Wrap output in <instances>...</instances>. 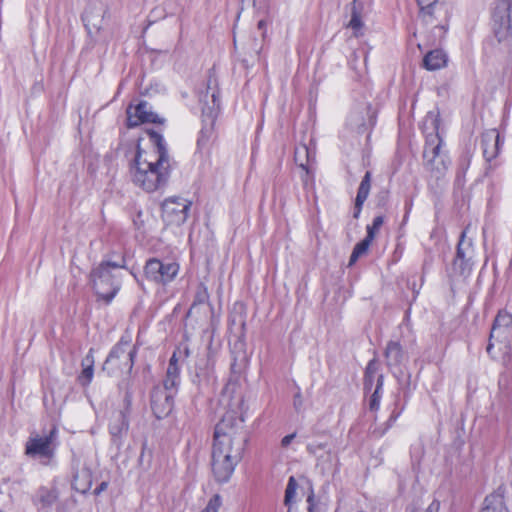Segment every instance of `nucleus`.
<instances>
[{
  "instance_id": "f257e3e1",
  "label": "nucleus",
  "mask_w": 512,
  "mask_h": 512,
  "mask_svg": "<svg viewBox=\"0 0 512 512\" xmlns=\"http://www.w3.org/2000/svg\"><path fill=\"white\" fill-rule=\"evenodd\" d=\"M244 422L239 411H226L215 427L211 466L218 482H227L242 459L248 442Z\"/></svg>"
},
{
  "instance_id": "f03ea898",
  "label": "nucleus",
  "mask_w": 512,
  "mask_h": 512,
  "mask_svg": "<svg viewBox=\"0 0 512 512\" xmlns=\"http://www.w3.org/2000/svg\"><path fill=\"white\" fill-rule=\"evenodd\" d=\"M150 138L153 149L146 151L138 146L129 168L133 184L146 192L164 188L171 175L170 156L162 135L152 132Z\"/></svg>"
},
{
  "instance_id": "7ed1b4c3",
  "label": "nucleus",
  "mask_w": 512,
  "mask_h": 512,
  "mask_svg": "<svg viewBox=\"0 0 512 512\" xmlns=\"http://www.w3.org/2000/svg\"><path fill=\"white\" fill-rule=\"evenodd\" d=\"M202 111V128L197 139V148L199 151L209 149L215 137L214 124L220 111L219 90L216 79L209 77L207 88L199 96Z\"/></svg>"
},
{
  "instance_id": "20e7f679",
  "label": "nucleus",
  "mask_w": 512,
  "mask_h": 512,
  "mask_svg": "<svg viewBox=\"0 0 512 512\" xmlns=\"http://www.w3.org/2000/svg\"><path fill=\"white\" fill-rule=\"evenodd\" d=\"M124 267V261L122 263L103 261L90 273L95 293L106 304L114 299L121 288V280L116 274L112 273V269Z\"/></svg>"
},
{
  "instance_id": "39448f33",
  "label": "nucleus",
  "mask_w": 512,
  "mask_h": 512,
  "mask_svg": "<svg viewBox=\"0 0 512 512\" xmlns=\"http://www.w3.org/2000/svg\"><path fill=\"white\" fill-rule=\"evenodd\" d=\"M427 121H431L434 126L435 133H431L426 137V144L423 152L425 165L427 169L435 172V177L439 178L447 170L449 160L445 153L442 152L443 140L438 133V119L436 116L429 114Z\"/></svg>"
},
{
  "instance_id": "423d86ee",
  "label": "nucleus",
  "mask_w": 512,
  "mask_h": 512,
  "mask_svg": "<svg viewBox=\"0 0 512 512\" xmlns=\"http://www.w3.org/2000/svg\"><path fill=\"white\" fill-rule=\"evenodd\" d=\"M130 343V337L122 336L120 338L108 354L102 367L103 371H107L109 375L114 374L117 370L131 372L137 350L136 347L129 350Z\"/></svg>"
},
{
  "instance_id": "0eeeda50",
  "label": "nucleus",
  "mask_w": 512,
  "mask_h": 512,
  "mask_svg": "<svg viewBox=\"0 0 512 512\" xmlns=\"http://www.w3.org/2000/svg\"><path fill=\"white\" fill-rule=\"evenodd\" d=\"M58 429L55 425L44 435H34L29 437L25 445V454L31 458L40 459L43 464H47L55 454V440Z\"/></svg>"
},
{
  "instance_id": "6e6552de",
  "label": "nucleus",
  "mask_w": 512,
  "mask_h": 512,
  "mask_svg": "<svg viewBox=\"0 0 512 512\" xmlns=\"http://www.w3.org/2000/svg\"><path fill=\"white\" fill-rule=\"evenodd\" d=\"M241 366L237 364L236 360L231 363V375L222 391V402H227V411H239L240 416L245 417V404L241 392Z\"/></svg>"
},
{
  "instance_id": "1a4fd4ad",
  "label": "nucleus",
  "mask_w": 512,
  "mask_h": 512,
  "mask_svg": "<svg viewBox=\"0 0 512 512\" xmlns=\"http://www.w3.org/2000/svg\"><path fill=\"white\" fill-rule=\"evenodd\" d=\"M132 403V395L129 391L125 393L124 408L113 412L109 422V433L112 444L120 449L124 443L129 430V416Z\"/></svg>"
},
{
  "instance_id": "9d476101",
  "label": "nucleus",
  "mask_w": 512,
  "mask_h": 512,
  "mask_svg": "<svg viewBox=\"0 0 512 512\" xmlns=\"http://www.w3.org/2000/svg\"><path fill=\"white\" fill-rule=\"evenodd\" d=\"M179 272V265L173 261H162L157 258L147 260L144 266L145 277L157 284L166 285L174 280Z\"/></svg>"
},
{
  "instance_id": "9b49d317",
  "label": "nucleus",
  "mask_w": 512,
  "mask_h": 512,
  "mask_svg": "<svg viewBox=\"0 0 512 512\" xmlns=\"http://www.w3.org/2000/svg\"><path fill=\"white\" fill-rule=\"evenodd\" d=\"M192 202L182 197H169L162 203V218L169 225L180 226L188 218Z\"/></svg>"
},
{
  "instance_id": "f8f14e48",
  "label": "nucleus",
  "mask_w": 512,
  "mask_h": 512,
  "mask_svg": "<svg viewBox=\"0 0 512 512\" xmlns=\"http://www.w3.org/2000/svg\"><path fill=\"white\" fill-rule=\"evenodd\" d=\"M512 332V315L505 310L498 312L494 319L488 345L486 347L487 354L492 358L496 359L497 355L494 352V340L499 342L507 341Z\"/></svg>"
},
{
  "instance_id": "ddd939ff",
  "label": "nucleus",
  "mask_w": 512,
  "mask_h": 512,
  "mask_svg": "<svg viewBox=\"0 0 512 512\" xmlns=\"http://www.w3.org/2000/svg\"><path fill=\"white\" fill-rule=\"evenodd\" d=\"M511 11V2H497L493 10V31L499 43L511 36Z\"/></svg>"
},
{
  "instance_id": "4468645a",
  "label": "nucleus",
  "mask_w": 512,
  "mask_h": 512,
  "mask_svg": "<svg viewBox=\"0 0 512 512\" xmlns=\"http://www.w3.org/2000/svg\"><path fill=\"white\" fill-rule=\"evenodd\" d=\"M174 404V395L171 392L155 387L151 392V409L158 419L168 416Z\"/></svg>"
},
{
  "instance_id": "2eb2a0df",
  "label": "nucleus",
  "mask_w": 512,
  "mask_h": 512,
  "mask_svg": "<svg viewBox=\"0 0 512 512\" xmlns=\"http://www.w3.org/2000/svg\"><path fill=\"white\" fill-rule=\"evenodd\" d=\"M158 116L150 110L148 102L141 101L127 108V126L136 127L142 123H156Z\"/></svg>"
},
{
  "instance_id": "dca6fc26",
  "label": "nucleus",
  "mask_w": 512,
  "mask_h": 512,
  "mask_svg": "<svg viewBox=\"0 0 512 512\" xmlns=\"http://www.w3.org/2000/svg\"><path fill=\"white\" fill-rule=\"evenodd\" d=\"M370 11V5H367L365 2H352L350 5L351 19L349 20L347 27L353 31V35L355 37L363 35V19L370 13Z\"/></svg>"
},
{
  "instance_id": "f3484780",
  "label": "nucleus",
  "mask_w": 512,
  "mask_h": 512,
  "mask_svg": "<svg viewBox=\"0 0 512 512\" xmlns=\"http://www.w3.org/2000/svg\"><path fill=\"white\" fill-rule=\"evenodd\" d=\"M375 122V116L368 106L361 107L359 110L352 112L348 117V124L358 133H364L369 128H372Z\"/></svg>"
},
{
  "instance_id": "a211bd4d",
  "label": "nucleus",
  "mask_w": 512,
  "mask_h": 512,
  "mask_svg": "<svg viewBox=\"0 0 512 512\" xmlns=\"http://www.w3.org/2000/svg\"><path fill=\"white\" fill-rule=\"evenodd\" d=\"M466 231L464 230L461 233L459 243L457 245L456 257L453 262L454 270L458 271L460 274H465L469 272L471 269L470 266V256H468L469 251L472 249V243L470 241H465Z\"/></svg>"
},
{
  "instance_id": "6ab92c4d",
  "label": "nucleus",
  "mask_w": 512,
  "mask_h": 512,
  "mask_svg": "<svg viewBox=\"0 0 512 512\" xmlns=\"http://www.w3.org/2000/svg\"><path fill=\"white\" fill-rule=\"evenodd\" d=\"M501 144L500 134L496 129L485 131L481 137V147L486 161L490 162L499 153Z\"/></svg>"
},
{
  "instance_id": "aec40b11",
  "label": "nucleus",
  "mask_w": 512,
  "mask_h": 512,
  "mask_svg": "<svg viewBox=\"0 0 512 512\" xmlns=\"http://www.w3.org/2000/svg\"><path fill=\"white\" fill-rule=\"evenodd\" d=\"M370 188H371V172L367 171L365 173L364 177L362 178L361 183L358 188V191H357L355 205H354V212H353V217L355 219H358L360 216L363 204L369 196Z\"/></svg>"
},
{
  "instance_id": "412c9836",
  "label": "nucleus",
  "mask_w": 512,
  "mask_h": 512,
  "mask_svg": "<svg viewBox=\"0 0 512 512\" xmlns=\"http://www.w3.org/2000/svg\"><path fill=\"white\" fill-rule=\"evenodd\" d=\"M386 364L389 367H398L406 359V353L397 341H389L384 352Z\"/></svg>"
},
{
  "instance_id": "4be33fe9",
  "label": "nucleus",
  "mask_w": 512,
  "mask_h": 512,
  "mask_svg": "<svg viewBox=\"0 0 512 512\" xmlns=\"http://www.w3.org/2000/svg\"><path fill=\"white\" fill-rule=\"evenodd\" d=\"M448 57L442 49L429 51L423 58V67L429 71L439 70L447 65Z\"/></svg>"
},
{
  "instance_id": "5701e85b",
  "label": "nucleus",
  "mask_w": 512,
  "mask_h": 512,
  "mask_svg": "<svg viewBox=\"0 0 512 512\" xmlns=\"http://www.w3.org/2000/svg\"><path fill=\"white\" fill-rule=\"evenodd\" d=\"M93 352L94 350L90 349L81 362L82 372L77 377V380L83 387H87L93 379L95 362Z\"/></svg>"
},
{
  "instance_id": "b1692460",
  "label": "nucleus",
  "mask_w": 512,
  "mask_h": 512,
  "mask_svg": "<svg viewBox=\"0 0 512 512\" xmlns=\"http://www.w3.org/2000/svg\"><path fill=\"white\" fill-rule=\"evenodd\" d=\"M480 512H508L501 488L485 498L484 507Z\"/></svg>"
},
{
  "instance_id": "393cba45",
  "label": "nucleus",
  "mask_w": 512,
  "mask_h": 512,
  "mask_svg": "<svg viewBox=\"0 0 512 512\" xmlns=\"http://www.w3.org/2000/svg\"><path fill=\"white\" fill-rule=\"evenodd\" d=\"M58 499V491L56 488L40 487L35 496L34 504L41 508L51 507Z\"/></svg>"
},
{
  "instance_id": "a878e982",
  "label": "nucleus",
  "mask_w": 512,
  "mask_h": 512,
  "mask_svg": "<svg viewBox=\"0 0 512 512\" xmlns=\"http://www.w3.org/2000/svg\"><path fill=\"white\" fill-rule=\"evenodd\" d=\"M294 160L299 168L311 166L315 162V152L307 145L300 144L295 148Z\"/></svg>"
},
{
  "instance_id": "bb28decb",
  "label": "nucleus",
  "mask_w": 512,
  "mask_h": 512,
  "mask_svg": "<svg viewBox=\"0 0 512 512\" xmlns=\"http://www.w3.org/2000/svg\"><path fill=\"white\" fill-rule=\"evenodd\" d=\"M82 20L89 33H91L93 29L99 30L103 22L102 11H96L95 9L90 7L86 9L83 13Z\"/></svg>"
},
{
  "instance_id": "cd10ccee",
  "label": "nucleus",
  "mask_w": 512,
  "mask_h": 512,
  "mask_svg": "<svg viewBox=\"0 0 512 512\" xmlns=\"http://www.w3.org/2000/svg\"><path fill=\"white\" fill-rule=\"evenodd\" d=\"M379 363L376 359H372L369 361L364 375V390L366 392H370L374 383L378 384V377L383 376L378 373Z\"/></svg>"
},
{
  "instance_id": "c85d7f7f",
  "label": "nucleus",
  "mask_w": 512,
  "mask_h": 512,
  "mask_svg": "<svg viewBox=\"0 0 512 512\" xmlns=\"http://www.w3.org/2000/svg\"><path fill=\"white\" fill-rule=\"evenodd\" d=\"M441 2H429L427 5H421L419 8V16L422 20L429 24L432 23L434 19V14L440 9L438 4Z\"/></svg>"
},
{
  "instance_id": "c756f323",
  "label": "nucleus",
  "mask_w": 512,
  "mask_h": 512,
  "mask_svg": "<svg viewBox=\"0 0 512 512\" xmlns=\"http://www.w3.org/2000/svg\"><path fill=\"white\" fill-rule=\"evenodd\" d=\"M371 243L372 241L365 237L362 241L355 245L350 255L349 266L354 265L362 255L366 254Z\"/></svg>"
},
{
  "instance_id": "7c9ffc66",
  "label": "nucleus",
  "mask_w": 512,
  "mask_h": 512,
  "mask_svg": "<svg viewBox=\"0 0 512 512\" xmlns=\"http://www.w3.org/2000/svg\"><path fill=\"white\" fill-rule=\"evenodd\" d=\"M208 300H209L208 291L203 284H200L197 287L193 303L188 311V315H190L193 312V310L196 309L197 306L207 303Z\"/></svg>"
},
{
  "instance_id": "2f4dec72",
  "label": "nucleus",
  "mask_w": 512,
  "mask_h": 512,
  "mask_svg": "<svg viewBox=\"0 0 512 512\" xmlns=\"http://www.w3.org/2000/svg\"><path fill=\"white\" fill-rule=\"evenodd\" d=\"M382 387H383V376H379L378 384L376 385V387L369 399V409L371 411H377L380 407V400L382 397Z\"/></svg>"
},
{
  "instance_id": "473e14b6",
  "label": "nucleus",
  "mask_w": 512,
  "mask_h": 512,
  "mask_svg": "<svg viewBox=\"0 0 512 512\" xmlns=\"http://www.w3.org/2000/svg\"><path fill=\"white\" fill-rule=\"evenodd\" d=\"M439 508L440 502L434 499L427 507H423L419 504V502H414L410 507L407 508V512H438Z\"/></svg>"
},
{
  "instance_id": "72a5a7b5",
  "label": "nucleus",
  "mask_w": 512,
  "mask_h": 512,
  "mask_svg": "<svg viewBox=\"0 0 512 512\" xmlns=\"http://www.w3.org/2000/svg\"><path fill=\"white\" fill-rule=\"evenodd\" d=\"M298 488L297 481L294 476H291L288 480L286 490H285V496H284V503L285 505L289 506L296 495V490Z\"/></svg>"
},
{
  "instance_id": "f704fd0d",
  "label": "nucleus",
  "mask_w": 512,
  "mask_h": 512,
  "mask_svg": "<svg viewBox=\"0 0 512 512\" xmlns=\"http://www.w3.org/2000/svg\"><path fill=\"white\" fill-rule=\"evenodd\" d=\"M383 223H384V217L382 215L376 216L373 219L372 224L367 225V227H366V231H367L366 238L373 241L376 236V233L379 231V229L381 228Z\"/></svg>"
},
{
  "instance_id": "c9c22d12",
  "label": "nucleus",
  "mask_w": 512,
  "mask_h": 512,
  "mask_svg": "<svg viewBox=\"0 0 512 512\" xmlns=\"http://www.w3.org/2000/svg\"><path fill=\"white\" fill-rule=\"evenodd\" d=\"M178 360L179 357L177 356V352H174L169 360L166 376L180 379V368L178 366Z\"/></svg>"
},
{
  "instance_id": "e433bc0d",
  "label": "nucleus",
  "mask_w": 512,
  "mask_h": 512,
  "mask_svg": "<svg viewBox=\"0 0 512 512\" xmlns=\"http://www.w3.org/2000/svg\"><path fill=\"white\" fill-rule=\"evenodd\" d=\"M301 181L303 183L304 188H309L314 185V170L311 166H307L305 168H301Z\"/></svg>"
},
{
  "instance_id": "4c0bfd02",
  "label": "nucleus",
  "mask_w": 512,
  "mask_h": 512,
  "mask_svg": "<svg viewBox=\"0 0 512 512\" xmlns=\"http://www.w3.org/2000/svg\"><path fill=\"white\" fill-rule=\"evenodd\" d=\"M179 382L180 379L178 378H171L169 376H165V379L163 380V386L160 387L174 394L175 390L177 389V386L179 385Z\"/></svg>"
},
{
  "instance_id": "58836bf2",
  "label": "nucleus",
  "mask_w": 512,
  "mask_h": 512,
  "mask_svg": "<svg viewBox=\"0 0 512 512\" xmlns=\"http://www.w3.org/2000/svg\"><path fill=\"white\" fill-rule=\"evenodd\" d=\"M221 504V497L216 494L209 500L207 506L201 512H218Z\"/></svg>"
},
{
  "instance_id": "ea45409f",
  "label": "nucleus",
  "mask_w": 512,
  "mask_h": 512,
  "mask_svg": "<svg viewBox=\"0 0 512 512\" xmlns=\"http://www.w3.org/2000/svg\"><path fill=\"white\" fill-rule=\"evenodd\" d=\"M327 445L325 443H309L306 447L308 453L317 456L320 450H325Z\"/></svg>"
},
{
  "instance_id": "a19ab883",
  "label": "nucleus",
  "mask_w": 512,
  "mask_h": 512,
  "mask_svg": "<svg viewBox=\"0 0 512 512\" xmlns=\"http://www.w3.org/2000/svg\"><path fill=\"white\" fill-rule=\"evenodd\" d=\"M398 415H391L388 422H387V426L384 430L382 431H378V430H374V434H377L378 437H381L385 434V432L392 426V424L396 421Z\"/></svg>"
},
{
  "instance_id": "79ce46f5",
  "label": "nucleus",
  "mask_w": 512,
  "mask_h": 512,
  "mask_svg": "<svg viewBox=\"0 0 512 512\" xmlns=\"http://www.w3.org/2000/svg\"><path fill=\"white\" fill-rule=\"evenodd\" d=\"M307 503H308V512H317L316 503L314 499V493L311 491V493L307 497Z\"/></svg>"
},
{
  "instance_id": "37998d69",
  "label": "nucleus",
  "mask_w": 512,
  "mask_h": 512,
  "mask_svg": "<svg viewBox=\"0 0 512 512\" xmlns=\"http://www.w3.org/2000/svg\"><path fill=\"white\" fill-rule=\"evenodd\" d=\"M295 437H296V433H292V434L286 435L281 440V446L284 447V448L287 447L292 442V440Z\"/></svg>"
},
{
  "instance_id": "c03bdc74",
  "label": "nucleus",
  "mask_w": 512,
  "mask_h": 512,
  "mask_svg": "<svg viewBox=\"0 0 512 512\" xmlns=\"http://www.w3.org/2000/svg\"><path fill=\"white\" fill-rule=\"evenodd\" d=\"M302 396L300 393H297L295 396H294V407L296 410H299L300 407L302 406Z\"/></svg>"
},
{
  "instance_id": "a18cd8bd",
  "label": "nucleus",
  "mask_w": 512,
  "mask_h": 512,
  "mask_svg": "<svg viewBox=\"0 0 512 512\" xmlns=\"http://www.w3.org/2000/svg\"><path fill=\"white\" fill-rule=\"evenodd\" d=\"M175 352H177V355L183 354L184 357H186V358L189 357V355H190V350H189L188 346H184L183 350L181 349V347H179Z\"/></svg>"
},
{
  "instance_id": "49530a36",
  "label": "nucleus",
  "mask_w": 512,
  "mask_h": 512,
  "mask_svg": "<svg viewBox=\"0 0 512 512\" xmlns=\"http://www.w3.org/2000/svg\"><path fill=\"white\" fill-rule=\"evenodd\" d=\"M108 487V483L107 482H102L100 483V485L95 489L94 493L96 495H99L101 492L105 491Z\"/></svg>"
},
{
  "instance_id": "de8ad7c7",
  "label": "nucleus",
  "mask_w": 512,
  "mask_h": 512,
  "mask_svg": "<svg viewBox=\"0 0 512 512\" xmlns=\"http://www.w3.org/2000/svg\"><path fill=\"white\" fill-rule=\"evenodd\" d=\"M160 10H161V11H163V8H162V7H160V6H158V7L154 8V9H153V11L151 12V17H155V18H161V17H163L162 15L155 16L156 12H158V11H160Z\"/></svg>"
},
{
  "instance_id": "09e8293b",
  "label": "nucleus",
  "mask_w": 512,
  "mask_h": 512,
  "mask_svg": "<svg viewBox=\"0 0 512 512\" xmlns=\"http://www.w3.org/2000/svg\"><path fill=\"white\" fill-rule=\"evenodd\" d=\"M265 25H266V21H265V20H260V21L258 22V28H259L260 30H262V29L265 27Z\"/></svg>"
},
{
  "instance_id": "8fccbe9b",
  "label": "nucleus",
  "mask_w": 512,
  "mask_h": 512,
  "mask_svg": "<svg viewBox=\"0 0 512 512\" xmlns=\"http://www.w3.org/2000/svg\"><path fill=\"white\" fill-rule=\"evenodd\" d=\"M134 224H135V226H137V228L139 229V228H140V224H143V221H140V220H138V219H135V220H134Z\"/></svg>"
},
{
  "instance_id": "3c124183",
  "label": "nucleus",
  "mask_w": 512,
  "mask_h": 512,
  "mask_svg": "<svg viewBox=\"0 0 512 512\" xmlns=\"http://www.w3.org/2000/svg\"><path fill=\"white\" fill-rule=\"evenodd\" d=\"M134 224H135V226H137V228L139 229V228H140V224H143V221H140V220H138V219H135V220H134Z\"/></svg>"
},
{
  "instance_id": "603ef678",
  "label": "nucleus",
  "mask_w": 512,
  "mask_h": 512,
  "mask_svg": "<svg viewBox=\"0 0 512 512\" xmlns=\"http://www.w3.org/2000/svg\"><path fill=\"white\" fill-rule=\"evenodd\" d=\"M144 456H145V448L143 447L140 458H139L140 462L143 461Z\"/></svg>"
}]
</instances>
